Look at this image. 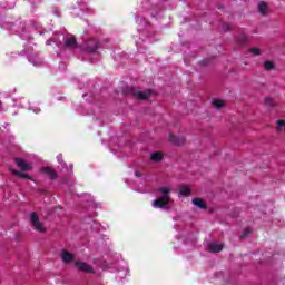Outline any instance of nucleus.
Segmentation results:
<instances>
[{
  "label": "nucleus",
  "instance_id": "12",
  "mask_svg": "<svg viewBox=\"0 0 285 285\" xmlns=\"http://www.w3.org/2000/svg\"><path fill=\"white\" fill-rule=\"evenodd\" d=\"M11 173L16 176V177H20L22 179H29L32 180V177H30L28 174L19 171L17 169L10 168Z\"/></svg>",
  "mask_w": 285,
  "mask_h": 285
},
{
  "label": "nucleus",
  "instance_id": "3",
  "mask_svg": "<svg viewBox=\"0 0 285 285\" xmlns=\"http://www.w3.org/2000/svg\"><path fill=\"white\" fill-rule=\"evenodd\" d=\"M16 165L18 166V168L20 170H22L23 173H28L30 170H32L33 166L32 163H28L26 160H23V158H14Z\"/></svg>",
  "mask_w": 285,
  "mask_h": 285
},
{
  "label": "nucleus",
  "instance_id": "18",
  "mask_svg": "<svg viewBox=\"0 0 285 285\" xmlns=\"http://www.w3.org/2000/svg\"><path fill=\"white\" fill-rule=\"evenodd\" d=\"M263 68H265V70H275V63L272 61H265L263 62Z\"/></svg>",
  "mask_w": 285,
  "mask_h": 285
},
{
  "label": "nucleus",
  "instance_id": "9",
  "mask_svg": "<svg viewBox=\"0 0 285 285\" xmlns=\"http://www.w3.org/2000/svg\"><path fill=\"white\" fill-rule=\"evenodd\" d=\"M66 48H77V39L75 37L65 38Z\"/></svg>",
  "mask_w": 285,
  "mask_h": 285
},
{
  "label": "nucleus",
  "instance_id": "7",
  "mask_svg": "<svg viewBox=\"0 0 285 285\" xmlns=\"http://www.w3.org/2000/svg\"><path fill=\"white\" fill-rule=\"evenodd\" d=\"M61 259L65 264H70L75 259V255L68 250H62L61 252Z\"/></svg>",
  "mask_w": 285,
  "mask_h": 285
},
{
  "label": "nucleus",
  "instance_id": "22",
  "mask_svg": "<svg viewBox=\"0 0 285 285\" xmlns=\"http://www.w3.org/2000/svg\"><path fill=\"white\" fill-rule=\"evenodd\" d=\"M57 159H58L59 164H62V166H66V163H63V157L61 155H59L57 157Z\"/></svg>",
  "mask_w": 285,
  "mask_h": 285
},
{
  "label": "nucleus",
  "instance_id": "10",
  "mask_svg": "<svg viewBox=\"0 0 285 285\" xmlns=\"http://www.w3.org/2000/svg\"><path fill=\"white\" fill-rule=\"evenodd\" d=\"M191 202H193L194 206H196V208H200L203 210H206L207 206H206V203L204 202V199L193 198Z\"/></svg>",
  "mask_w": 285,
  "mask_h": 285
},
{
  "label": "nucleus",
  "instance_id": "5",
  "mask_svg": "<svg viewBox=\"0 0 285 285\" xmlns=\"http://www.w3.org/2000/svg\"><path fill=\"white\" fill-rule=\"evenodd\" d=\"M76 267L78 268V271H81L82 273H95V269L86 262H76Z\"/></svg>",
  "mask_w": 285,
  "mask_h": 285
},
{
  "label": "nucleus",
  "instance_id": "23",
  "mask_svg": "<svg viewBox=\"0 0 285 285\" xmlns=\"http://www.w3.org/2000/svg\"><path fill=\"white\" fill-rule=\"evenodd\" d=\"M99 47H97V45L92 48L88 47V51L89 52H95V50H97Z\"/></svg>",
  "mask_w": 285,
  "mask_h": 285
},
{
  "label": "nucleus",
  "instance_id": "11",
  "mask_svg": "<svg viewBox=\"0 0 285 285\" xmlns=\"http://www.w3.org/2000/svg\"><path fill=\"white\" fill-rule=\"evenodd\" d=\"M150 159L155 164H159V161H161V159H164V154L161 151H155L150 155Z\"/></svg>",
  "mask_w": 285,
  "mask_h": 285
},
{
  "label": "nucleus",
  "instance_id": "15",
  "mask_svg": "<svg viewBox=\"0 0 285 285\" xmlns=\"http://www.w3.org/2000/svg\"><path fill=\"white\" fill-rule=\"evenodd\" d=\"M258 12L261 13V14H267V12H268V4H266V2H264V1H261L259 3H258Z\"/></svg>",
  "mask_w": 285,
  "mask_h": 285
},
{
  "label": "nucleus",
  "instance_id": "19",
  "mask_svg": "<svg viewBox=\"0 0 285 285\" xmlns=\"http://www.w3.org/2000/svg\"><path fill=\"white\" fill-rule=\"evenodd\" d=\"M276 126H277V130L279 132H285V121L284 120H277Z\"/></svg>",
  "mask_w": 285,
  "mask_h": 285
},
{
  "label": "nucleus",
  "instance_id": "1",
  "mask_svg": "<svg viewBox=\"0 0 285 285\" xmlns=\"http://www.w3.org/2000/svg\"><path fill=\"white\" fill-rule=\"evenodd\" d=\"M158 193L163 195L161 197L155 199L151 204L154 208H163L164 210H168L170 208V187H161L158 188Z\"/></svg>",
  "mask_w": 285,
  "mask_h": 285
},
{
  "label": "nucleus",
  "instance_id": "13",
  "mask_svg": "<svg viewBox=\"0 0 285 285\" xmlns=\"http://www.w3.org/2000/svg\"><path fill=\"white\" fill-rule=\"evenodd\" d=\"M42 171L45 173V175H48V177H50V179H57V173H55V169H52L50 167H45L42 169Z\"/></svg>",
  "mask_w": 285,
  "mask_h": 285
},
{
  "label": "nucleus",
  "instance_id": "16",
  "mask_svg": "<svg viewBox=\"0 0 285 285\" xmlns=\"http://www.w3.org/2000/svg\"><path fill=\"white\" fill-rule=\"evenodd\" d=\"M265 106H267V108H273L277 106V102L275 101V99L267 97L265 98Z\"/></svg>",
  "mask_w": 285,
  "mask_h": 285
},
{
  "label": "nucleus",
  "instance_id": "6",
  "mask_svg": "<svg viewBox=\"0 0 285 285\" xmlns=\"http://www.w3.org/2000/svg\"><path fill=\"white\" fill-rule=\"evenodd\" d=\"M169 141L174 146H184V144H186V137H175L173 134H170Z\"/></svg>",
  "mask_w": 285,
  "mask_h": 285
},
{
  "label": "nucleus",
  "instance_id": "14",
  "mask_svg": "<svg viewBox=\"0 0 285 285\" xmlns=\"http://www.w3.org/2000/svg\"><path fill=\"white\" fill-rule=\"evenodd\" d=\"M179 195L183 197H190V187L183 185L179 187Z\"/></svg>",
  "mask_w": 285,
  "mask_h": 285
},
{
  "label": "nucleus",
  "instance_id": "4",
  "mask_svg": "<svg viewBox=\"0 0 285 285\" xmlns=\"http://www.w3.org/2000/svg\"><path fill=\"white\" fill-rule=\"evenodd\" d=\"M131 92L134 97H136V99H141V100H146L150 97V95H153V91L150 89L141 91L140 89L134 88Z\"/></svg>",
  "mask_w": 285,
  "mask_h": 285
},
{
  "label": "nucleus",
  "instance_id": "8",
  "mask_svg": "<svg viewBox=\"0 0 285 285\" xmlns=\"http://www.w3.org/2000/svg\"><path fill=\"white\" fill-rule=\"evenodd\" d=\"M209 253H222L224 250V245L223 244H217V243H212L208 246Z\"/></svg>",
  "mask_w": 285,
  "mask_h": 285
},
{
  "label": "nucleus",
  "instance_id": "25",
  "mask_svg": "<svg viewBox=\"0 0 285 285\" xmlns=\"http://www.w3.org/2000/svg\"><path fill=\"white\" fill-rule=\"evenodd\" d=\"M33 66H41V62H33Z\"/></svg>",
  "mask_w": 285,
  "mask_h": 285
},
{
  "label": "nucleus",
  "instance_id": "24",
  "mask_svg": "<svg viewBox=\"0 0 285 285\" xmlns=\"http://www.w3.org/2000/svg\"><path fill=\"white\" fill-rule=\"evenodd\" d=\"M52 43V40H47L46 45L50 46Z\"/></svg>",
  "mask_w": 285,
  "mask_h": 285
},
{
  "label": "nucleus",
  "instance_id": "17",
  "mask_svg": "<svg viewBox=\"0 0 285 285\" xmlns=\"http://www.w3.org/2000/svg\"><path fill=\"white\" fill-rule=\"evenodd\" d=\"M213 106H214V108H216V110H219V109L224 108L225 102H224V100L216 99L213 101Z\"/></svg>",
  "mask_w": 285,
  "mask_h": 285
},
{
  "label": "nucleus",
  "instance_id": "2",
  "mask_svg": "<svg viewBox=\"0 0 285 285\" xmlns=\"http://www.w3.org/2000/svg\"><path fill=\"white\" fill-rule=\"evenodd\" d=\"M30 223L33 229L37 230V233H46V226H43V223L39 219V216H37V213L30 214Z\"/></svg>",
  "mask_w": 285,
  "mask_h": 285
},
{
  "label": "nucleus",
  "instance_id": "20",
  "mask_svg": "<svg viewBox=\"0 0 285 285\" xmlns=\"http://www.w3.org/2000/svg\"><path fill=\"white\" fill-rule=\"evenodd\" d=\"M250 233H253V228L247 227V228L245 229L244 234H243L240 237H246V236L250 235Z\"/></svg>",
  "mask_w": 285,
  "mask_h": 285
},
{
  "label": "nucleus",
  "instance_id": "21",
  "mask_svg": "<svg viewBox=\"0 0 285 285\" xmlns=\"http://www.w3.org/2000/svg\"><path fill=\"white\" fill-rule=\"evenodd\" d=\"M249 52H252V55H255V56L261 55V51H259V49H257V48H252V49L249 50Z\"/></svg>",
  "mask_w": 285,
  "mask_h": 285
}]
</instances>
